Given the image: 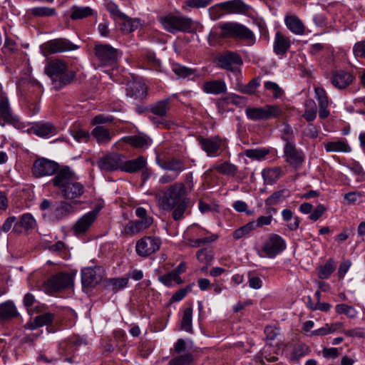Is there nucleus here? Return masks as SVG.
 <instances>
[{"mask_svg": "<svg viewBox=\"0 0 365 365\" xmlns=\"http://www.w3.org/2000/svg\"><path fill=\"white\" fill-rule=\"evenodd\" d=\"M187 191L182 182H175L156 195L160 207L165 211L173 210V217L178 221L183 217L188 204Z\"/></svg>", "mask_w": 365, "mask_h": 365, "instance_id": "obj_1", "label": "nucleus"}, {"mask_svg": "<svg viewBox=\"0 0 365 365\" xmlns=\"http://www.w3.org/2000/svg\"><path fill=\"white\" fill-rule=\"evenodd\" d=\"M52 183L59 189L62 196L68 200H76L85 192L84 185L77 181L75 173L68 167L58 170L52 179ZM75 204H77L76 201Z\"/></svg>", "mask_w": 365, "mask_h": 365, "instance_id": "obj_2", "label": "nucleus"}, {"mask_svg": "<svg viewBox=\"0 0 365 365\" xmlns=\"http://www.w3.org/2000/svg\"><path fill=\"white\" fill-rule=\"evenodd\" d=\"M215 29H219L220 31H212L210 34V41L232 38L244 41L249 45H252L255 42L254 33L247 27L238 22H222L216 26Z\"/></svg>", "mask_w": 365, "mask_h": 365, "instance_id": "obj_3", "label": "nucleus"}, {"mask_svg": "<svg viewBox=\"0 0 365 365\" xmlns=\"http://www.w3.org/2000/svg\"><path fill=\"white\" fill-rule=\"evenodd\" d=\"M45 73L51 78L56 90L70 84L75 78L76 73L69 70L66 63L60 58L50 59L46 62Z\"/></svg>", "mask_w": 365, "mask_h": 365, "instance_id": "obj_4", "label": "nucleus"}, {"mask_svg": "<svg viewBox=\"0 0 365 365\" xmlns=\"http://www.w3.org/2000/svg\"><path fill=\"white\" fill-rule=\"evenodd\" d=\"M40 209L46 211L44 216L50 220H60L75 212V207L66 201L52 202L44 199L40 204Z\"/></svg>", "mask_w": 365, "mask_h": 365, "instance_id": "obj_5", "label": "nucleus"}, {"mask_svg": "<svg viewBox=\"0 0 365 365\" xmlns=\"http://www.w3.org/2000/svg\"><path fill=\"white\" fill-rule=\"evenodd\" d=\"M248 119L253 121L277 118L283 115V110L278 105H265L263 107H248L245 110Z\"/></svg>", "mask_w": 365, "mask_h": 365, "instance_id": "obj_6", "label": "nucleus"}, {"mask_svg": "<svg viewBox=\"0 0 365 365\" xmlns=\"http://www.w3.org/2000/svg\"><path fill=\"white\" fill-rule=\"evenodd\" d=\"M160 22L163 28L168 32H190L192 26V20L184 16L168 14L160 18Z\"/></svg>", "mask_w": 365, "mask_h": 365, "instance_id": "obj_7", "label": "nucleus"}, {"mask_svg": "<svg viewBox=\"0 0 365 365\" xmlns=\"http://www.w3.org/2000/svg\"><path fill=\"white\" fill-rule=\"evenodd\" d=\"M197 140L201 149L210 158L220 156L228 148L227 139L219 135L209 138L200 136Z\"/></svg>", "mask_w": 365, "mask_h": 365, "instance_id": "obj_8", "label": "nucleus"}, {"mask_svg": "<svg viewBox=\"0 0 365 365\" xmlns=\"http://www.w3.org/2000/svg\"><path fill=\"white\" fill-rule=\"evenodd\" d=\"M95 56L101 66L115 65L121 53L107 43H96L93 48Z\"/></svg>", "mask_w": 365, "mask_h": 365, "instance_id": "obj_9", "label": "nucleus"}, {"mask_svg": "<svg viewBox=\"0 0 365 365\" xmlns=\"http://www.w3.org/2000/svg\"><path fill=\"white\" fill-rule=\"evenodd\" d=\"M73 286V274L64 272L56 274L44 282V288L51 294L71 288Z\"/></svg>", "mask_w": 365, "mask_h": 365, "instance_id": "obj_10", "label": "nucleus"}, {"mask_svg": "<svg viewBox=\"0 0 365 365\" xmlns=\"http://www.w3.org/2000/svg\"><path fill=\"white\" fill-rule=\"evenodd\" d=\"M161 240L154 236H145L138 240L135 245V251L138 256L147 257L156 252L160 247Z\"/></svg>", "mask_w": 365, "mask_h": 365, "instance_id": "obj_11", "label": "nucleus"}, {"mask_svg": "<svg viewBox=\"0 0 365 365\" xmlns=\"http://www.w3.org/2000/svg\"><path fill=\"white\" fill-rule=\"evenodd\" d=\"M58 163L53 160L41 158L34 162L32 174L36 178H43L53 175L55 173L56 174L58 172Z\"/></svg>", "mask_w": 365, "mask_h": 365, "instance_id": "obj_12", "label": "nucleus"}, {"mask_svg": "<svg viewBox=\"0 0 365 365\" xmlns=\"http://www.w3.org/2000/svg\"><path fill=\"white\" fill-rule=\"evenodd\" d=\"M286 248L284 240L277 234H271L262 245L265 257L274 258Z\"/></svg>", "mask_w": 365, "mask_h": 365, "instance_id": "obj_13", "label": "nucleus"}, {"mask_svg": "<svg viewBox=\"0 0 365 365\" xmlns=\"http://www.w3.org/2000/svg\"><path fill=\"white\" fill-rule=\"evenodd\" d=\"M78 47L66 38H56L43 44V50L48 54L73 51Z\"/></svg>", "mask_w": 365, "mask_h": 365, "instance_id": "obj_14", "label": "nucleus"}, {"mask_svg": "<svg viewBox=\"0 0 365 365\" xmlns=\"http://www.w3.org/2000/svg\"><path fill=\"white\" fill-rule=\"evenodd\" d=\"M217 61L219 67L230 71H235L236 66L242 64L241 56L237 53L230 51L220 54Z\"/></svg>", "mask_w": 365, "mask_h": 365, "instance_id": "obj_15", "label": "nucleus"}, {"mask_svg": "<svg viewBox=\"0 0 365 365\" xmlns=\"http://www.w3.org/2000/svg\"><path fill=\"white\" fill-rule=\"evenodd\" d=\"M284 157L285 161L294 168H300L305 159L303 151L297 148L296 143L284 145Z\"/></svg>", "mask_w": 365, "mask_h": 365, "instance_id": "obj_16", "label": "nucleus"}, {"mask_svg": "<svg viewBox=\"0 0 365 365\" xmlns=\"http://www.w3.org/2000/svg\"><path fill=\"white\" fill-rule=\"evenodd\" d=\"M123 158H124V155L113 153L101 158L98 162V165L105 171H113L118 169L122 170Z\"/></svg>", "mask_w": 365, "mask_h": 365, "instance_id": "obj_17", "label": "nucleus"}, {"mask_svg": "<svg viewBox=\"0 0 365 365\" xmlns=\"http://www.w3.org/2000/svg\"><path fill=\"white\" fill-rule=\"evenodd\" d=\"M354 79L355 77L350 72L339 70L332 73L330 82L336 88L342 90L350 86Z\"/></svg>", "mask_w": 365, "mask_h": 365, "instance_id": "obj_18", "label": "nucleus"}, {"mask_svg": "<svg viewBox=\"0 0 365 365\" xmlns=\"http://www.w3.org/2000/svg\"><path fill=\"white\" fill-rule=\"evenodd\" d=\"M148 87L140 81L134 80L129 81L126 86L127 96L136 100H143L147 96Z\"/></svg>", "mask_w": 365, "mask_h": 365, "instance_id": "obj_19", "label": "nucleus"}, {"mask_svg": "<svg viewBox=\"0 0 365 365\" xmlns=\"http://www.w3.org/2000/svg\"><path fill=\"white\" fill-rule=\"evenodd\" d=\"M98 210H92L83 215L73 225V230L76 234L86 232L96 219Z\"/></svg>", "mask_w": 365, "mask_h": 365, "instance_id": "obj_20", "label": "nucleus"}, {"mask_svg": "<svg viewBox=\"0 0 365 365\" xmlns=\"http://www.w3.org/2000/svg\"><path fill=\"white\" fill-rule=\"evenodd\" d=\"M31 130L41 138H47L57 133V128L49 122L35 123L31 127Z\"/></svg>", "mask_w": 365, "mask_h": 365, "instance_id": "obj_21", "label": "nucleus"}, {"mask_svg": "<svg viewBox=\"0 0 365 365\" xmlns=\"http://www.w3.org/2000/svg\"><path fill=\"white\" fill-rule=\"evenodd\" d=\"M291 46V40L280 31H277L274 36L273 49L279 56H284Z\"/></svg>", "mask_w": 365, "mask_h": 365, "instance_id": "obj_22", "label": "nucleus"}, {"mask_svg": "<svg viewBox=\"0 0 365 365\" xmlns=\"http://www.w3.org/2000/svg\"><path fill=\"white\" fill-rule=\"evenodd\" d=\"M0 118L4 120V123H1V126H4L5 123H11L15 120L9 99L4 93H0Z\"/></svg>", "mask_w": 365, "mask_h": 365, "instance_id": "obj_23", "label": "nucleus"}, {"mask_svg": "<svg viewBox=\"0 0 365 365\" xmlns=\"http://www.w3.org/2000/svg\"><path fill=\"white\" fill-rule=\"evenodd\" d=\"M147 165V160L143 156H139L135 159L125 160V158H123L122 171L126 173H135L143 168Z\"/></svg>", "mask_w": 365, "mask_h": 365, "instance_id": "obj_24", "label": "nucleus"}, {"mask_svg": "<svg viewBox=\"0 0 365 365\" xmlns=\"http://www.w3.org/2000/svg\"><path fill=\"white\" fill-rule=\"evenodd\" d=\"M101 280V277L97 275L93 268L86 267L82 269L81 281L83 287H93L98 284Z\"/></svg>", "mask_w": 365, "mask_h": 365, "instance_id": "obj_25", "label": "nucleus"}, {"mask_svg": "<svg viewBox=\"0 0 365 365\" xmlns=\"http://www.w3.org/2000/svg\"><path fill=\"white\" fill-rule=\"evenodd\" d=\"M202 91L209 94L220 95L227 91V86L222 80H213L203 83Z\"/></svg>", "mask_w": 365, "mask_h": 365, "instance_id": "obj_26", "label": "nucleus"}, {"mask_svg": "<svg viewBox=\"0 0 365 365\" xmlns=\"http://www.w3.org/2000/svg\"><path fill=\"white\" fill-rule=\"evenodd\" d=\"M225 4L228 14H247L251 9V6L242 0L227 1Z\"/></svg>", "mask_w": 365, "mask_h": 365, "instance_id": "obj_27", "label": "nucleus"}, {"mask_svg": "<svg viewBox=\"0 0 365 365\" xmlns=\"http://www.w3.org/2000/svg\"><path fill=\"white\" fill-rule=\"evenodd\" d=\"M284 24L287 29L296 35H303L305 26L301 19L295 15H287L284 18Z\"/></svg>", "mask_w": 365, "mask_h": 365, "instance_id": "obj_28", "label": "nucleus"}, {"mask_svg": "<svg viewBox=\"0 0 365 365\" xmlns=\"http://www.w3.org/2000/svg\"><path fill=\"white\" fill-rule=\"evenodd\" d=\"M91 134L93 138H96L98 143L101 145L108 143L113 135V133L110 129L103 125H97L95 127Z\"/></svg>", "mask_w": 365, "mask_h": 365, "instance_id": "obj_29", "label": "nucleus"}, {"mask_svg": "<svg viewBox=\"0 0 365 365\" xmlns=\"http://www.w3.org/2000/svg\"><path fill=\"white\" fill-rule=\"evenodd\" d=\"M325 150L327 153L341 152L349 153L351 150V147L344 140H338L336 141H328L324 143Z\"/></svg>", "mask_w": 365, "mask_h": 365, "instance_id": "obj_30", "label": "nucleus"}, {"mask_svg": "<svg viewBox=\"0 0 365 365\" xmlns=\"http://www.w3.org/2000/svg\"><path fill=\"white\" fill-rule=\"evenodd\" d=\"M53 315L47 312L36 316L33 321H30L26 324V327L31 330H34L38 327L48 325L52 323Z\"/></svg>", "mask_w": 365, "mask_h": 365, "instance_id": "obj_31", "label": "nucleus"}, {"mask_svg": "<svg viewBox=\"0 0 365 365\" xmlns=\"http://www.w3.org/2000/svg\"><path fill=\"white\" fill-rule=\"evenodd\" d=\"M93 15V10L90 6L73 5L70 9V18L72 20H80Z\"/></svg>", "mask_w": 365, "mask_h": 365, "instance_id": "obj_32", "label": "nucleus"}, {"mask_svg": "<svg viewBox=\"0 0 365 365\" xmlns=\"http://www.w3.org/2000/svg\"><path fill=\"white\" fill-rule=\"evenodd\" d=\"M135 213L139 220H136L143 231L148 229L153 223V217L148 215L147 210L142 207H138Z\"/></svg>", "mask_w": 365, "mask_h": 365, "instance_id": "obj_33", "label": "nucleus"}, {"mask_svg": "<svg viewBox=\"0 0 365 365\" xmlns=\"http://www.w3.org/2000/svg\"><path fill=\"white\" fill-rule=\"evenodd\" d=\"M290 195L291 192L288 189L284 188L275 191L265 200V205L269 207L277 205Z\"/></svg>", "mask_w": 365, "mask_h": 365, "instance_id": "obj_34", "label": "nucleus"}, {"mask_svg": "<svg viewBox=\"0 0 365 365\" xmlns=\"http://www.w3.org/2000/svg\"><path fill=\"white\" fill-rule=\"evenodd\" d=\"M262 175L266 183L272 185L283 175V171L280 167H274L264 169Z\"/></svg>", "mask_w": 365, "mask_h": 365, "instance_id": "obj_35", "label": "nucleus"}, {"mask_svg": "<svg viewBox=\"0 0 365 365\" xmlns=\"http://www.w3.org/2000/svg\"><path fill=\"white\" fill-rule=\"evenodd\" d=\"M104 284L107 289L114 292H117L120 289L127 287L128 284V277L108 278L104 281Z\"/></svg>", "mask_w": 365, "mask_h": 365, "instance_id": "obj_36", "label": "nucleus"}, {"mask_svg": "<svg viewBox=\"0 0 365 365\" xmlns=\"http://www.w3.org/2000/svg\"><path fill=\"white\" fill-rule=\"evenodd\" d=\"M170 109V99L166 98L156 102L150 106V112L159 117H166Z\"/></svg>", "mask_w": 365, "mask_h": 365, "instance_id": "obj_37", "label": "nucleus"}, {"mask_svg": "<svg viewBox=\"0 0 365 365\" xmlns=\"http://www.w3.org/2000/svg\"><path fill=\"white\" fill-rule=\"evenodd\" d=\"M18 314L14 304L11 302H6L0 304V320H7L16 317Z\"/></svg>", "mask_w": 365, "mask_h": 365, "instance_id": "obj_38", "label": "nucleus"}, {"mask_svg": "<svg viewBox=\"0 0 365 365\" xmlns=\"http://www.w3.org/2000/svg\"><path fill=\"white\" fill-rule=\"evenodd\" d=\"M123 140L135 148H147L150 145V139L142 135L126 136Z\"/></svg>", "mask_w": 365, "mask_h": 365, "instance_id": "obj_39", "label": "nucleus"}, {"mask_svg": "<svg viewBox=\"0 0 365 365\" xmlns=\"http://www.w3.org/2000/svg\"><path fill=\"white\" fill-rule=\"evenodd\" d=\"M162 168L166 170L173 171L178 175L185 169L184 162L177 158L165 160L162 165Z\"/></svg>", "mask_w": 365, "mask_h": 365, "instance_id": "obj_40", "label": "nucleus"}, {"mask_svg": "<svg viewBox=\"0 0 365 365\" xmlns=\"http://www.w3.org/2000/svg\"><path fill=\"white\" fill-rule=\"evenodd\" d=\"M158 280L166 287H172L175 282L176 284H182L184 281L172 270L158 277Z\"/></svg>", "mask_w": 365, "mask_h": 365, "instance_id": "obj_41", "label": "nucleus"}, {"mask_svg": "<svg viewBox=\"0 0 365 365\" xmlns=\"http://www.w3.org/2000/svg\"><path fill=\"white\" fill-rule=\"evenodd\" d=\"M173 72L179 78H190V76H195L196 70L182 66L180 63H173L172 65Z\"/></svg>", "mask_w": 365, "mask_h": 365, "instance_id": "obj_42", "label": "nucleus"}, {"mask_svg": "<svg viewBox=\"0 0 365 365\" xmlns=\"http://www.w3.org/2000/svg\"><path fill=\"white\" fill-rule=\"evenodd\" d=\"M29 14L34 17H50L56 14V10L53 7L37 6L29 9Z\"/></svg>", "mask_w": 365, "mask_h": 365, "instance_id": "obj_43", "label": "nucleus"}, {"mask_svg": "<svg viewBox=\"0 0 365 365\" xmlns=\"http://www.w3.org/2000/svg\"><path fill=\"white\" fill-rule=\"evenodd\" d=\"M143 231L139 226L137 220H130L129 221L121 230V235L123 237H133L137 235Z\"/></svg>", "mask_w": 365, "mask_h": 365, "instance_id": "obj_44", "label": "nucleus"}, {"mask_svg": "<svg viewBox=\"0 0 365 365\" xmlns=\"http://www.w3.org/2000/svg\"><path fill=\"white\" fill-rule=\"evenodd\" d=\"M192 312L193 309L191 306L185 308L181 319V329L189 333H192Z\"/></svg>", "mask_w": 365, "mask_h": 365, "instance_id": "obj_45", "label": "nucleus"}, {"mask_svg": "<svg viewBox=\"0 0 365 365\" xmlns=\"http://www.w3.org/2000/svg\"><path fill=\"white\" fill-rule=\"evenodd\" d=\"M196 257L200 263L206 266L205 269H207L213 259V251L207 247L200 249L197 252Z\"/></svg>", "mask_w": 365, "mask_h": 365, "instance_id": "obj_46", "label": "nucleus"}, {"mask_svg": "<svg viewBox=\"0 0 365 365\" xmlns=\"http://www.w3.org/2000/svg\"><path fill=\"white\" fill-rule=\"evenodd\" d=\"M215 169L224 175L235 177L237 173V167L229 162H224L215 166Z\"/></svg>", "mask_w": 365, "mask_h": 365, "instance_id": "obj_47", "label": "nucleus"}, {"mask_svg": "<svg viewBox=\"0 0 365 365\" xmlns=\"http://www.w3.org/2000/svg\"><path fill=\"white\" fill-rule=\"evenodd\" d=\"M270 153V150L266 148H259L255 149H248L245 150V155L252 159L262 160L265 156Z\"/></svg>", "mask_w": 365, "mask_h": 365, "instance_id": "obj_48", "label": "nucleus"}, {"mask_svg": "<svg viewBox=\"0 0 365 365\" xmlns=\"http://www.w3.org/2000/svg\"><path fill=\"white\" fill-rule=\"evenodd\" d=\"M317 108L312 99H309L305 103V111L303 117L308 121H313L317 117Z\"/></svg>", "mask_w": 365, "mask_h": 365, "instance_id": "obj_49", "label": "nucleus"}, {"mask_svg": "<svg viewBox=\"0 0 365 365\" xmlns=\"http://www.w3.org/2000/svg\"><path fill=\"white\" fill-rule=\"evenodd\" d=\"M336 266L332 259H329L326 263L320 266L318 271V276L320 279H328L335 270Z\"/></svg>", "mask_w": 365, "mask_h": 365, "instance_id": "obj_50", "label": "nucleus"}, {"mask_svg": "<svg viewBox=\"0 0 365 365\" xmlns=\"http://www.w3.org/2000/svg\"><path fill=\"white\" fill-rule=\"evenodd\" d=\"M309 352V347L302 344L296 345L290 355V359L292 361H298L300 358L307 355Z\"/></svg>", "mask_w": 365, "mask_h": 365, "instance_id": "obj_51", "label": "nucleus"}, {"mask_svg": "<svg viewBox=\"0 0 365 365\" xmlns=\"http://www.w3.org/2000/svg\"><path fill=\"white\" fill-rule=\"evenodd\" d=\"M281 139L285 142L284 145H292L295 143V137L292 127L285 125L282 130Z\"/></svg>", "mask_w": 365, "mask_h": 365, "instance_id": "obj_52", "label": "nucleus"}, {"mask_svg": "<svg viewBox=\"0 0 365 365\" xmlns=\"http://www.w3.org/2000/svg\"><path fill=\"white\" fill-rule=\"evenodd\" d=\"M264 88L265 90L270 91L272 93V97L275 99L281 98L284 94V91L279 86L272 81L264 82Z\"/></svg>", "mask_w": 365, "mask_h": 365, "instance_id": "obj_53", "label": "nucleus"}, {"mask_svg": "<svg viewBox=\"0 0 365 365\" xmlns=\"http://www.w3.org/2000/svg\"><path fill=\"white\" fill-rule=\"evenodd\" d=\"M224 12H226L225 1L216 4L209 9V14L211 19L213 20L220 19L223 15Z\"/></svg>", "mask_w": 365, "mask_h": 365, "instance_id": "obj_54", "label": "nucleus"}, {"mask_svg": "<svg viewBox=\"0 0 365 365\" xmlns=\"http://www.w3.org/2000/svg\"><path fill=\"white\" fill-rule=\"evenodd\" d=\"M19 225L25 230H29L34 229L36 227V222L31 214L26 213L21 216Z\"/></svg>", "mask_w": 365, "mask_h": 365, "instance_id": "obj_55", "label": "nucleus"}, {"mask_svg": "<svg viewBox=\"0 0 365 365\" xmlns=\"http://www.w3.org/2000/svg\"><path fill=\"white\" fill-rule=\"evenodd\" d=\"M120 19L123 21L120 24V29L124 33H131L138 27V22L127 16L125 19Z\"/></svg>", "mask_w": 365, "mask_h": 365, "instance_id": "obj_56", "label": "nucleus"}, {"mask_svg": "<svg viewBox=\"0 0 365 365\" xmlns=\"http://www.w3.org/2000/svg\"><path fill=\"white\" fill-rule=\"evenodd\" d=\"M193 361V356L187 353L172 359L168 365H190Z\"/></svg>", "mask_w": 365, "mask_h": 365, "instance_id": "obj_57", "label": "nucleus"}, {"mask_svg": "<svg viewBox=\"0 0 365 365\" xmlns=\"http://www.w3.org/2000/svg\"><path fill=\"white\" fill-rule=\"evenodd\" d=\"M336 312L339 314H345L349 318H354L356 316V311L352 307L345 304H337L335 307Z\"/></svg>", "mask_w": 365, "mask_h": 365, "instance_id": "obj_58", "label": "nucleus"}, {"mask_svg": "<svg viewBox=\"0 0 365 365\" xmlns=\"http://www.w3.org/2000/svg\"><path fill=\"white\" fill-rule=\"evenodd\" d=\"M71 135L78 143H87L90 139L88 131L83 129L73 128L71 130Z\"/></svg>", "mask_w": 365, "mask_h": 365, "instance_id": "obj_59", "label": "nucleus"}, {"mask_svg": "<svg viewBox=\"0 0 365 365\" xmlns=\"http://www.w3.org/2000/svg\"><path fill=\"white\" fill-rule=\"evenodd\" d=\"M252 230H254V228L252 227L251 222H249L233 232V238L236 240H240L242 237L248 235Z\"/></svg>", "mask_w": 365, "mask_h": 365, "instance_id": "obj_60", "label": "nucleus"}, {"mask_svg": "<svg viewBox=\"0 0 365 365\" xmlns=\"http://www.w3.org/2000/svg\"><path fill=\"white\" fill-rule=\"evenodd\" d=\"M316 98L319 106L329 105V98L326 91L322 87H316L314 88Z\"/></svg>", "mask_w": 365, "mask_h": 365, "instance_id": "obj_61", "label": "nucleus"}, {"mask_svg": "<svg viewBox=\"0 0 365 365\" xmlns=\"http://www.w3.org/2000/svg\"><path fill=\"white\" fill-rule=\"evenodd\" d=\"M193 284H188L185 287L176 291L171 297V302H179L182 300L189 292L192 291Z\"/></svg>", "mask_w": 365, "mask_h": 365, "instance_id": "obj_62", "label": "nucleus"}, {"mask_svg": "<svg viewBox=\"0 0 365 365\" xmlns=\"http://www.w3.org/2000/svg\"><path fill=\"white\" fill-rule=\"evenodd\" d=\"M217 238V237L216 235H212L208 237H204L196 240H190L189 245L193 247H199L202 245L214 242Z\"/></svg>", "mask_w": 365, "mask_h": 365, "instance_id": "obj_63", "label": "nucleus"}, {"mask_svg": "<svg viewBox=\"0 0 365 365\" xmlns=\"http://www.w3.org/2000/svg\"><path fill=\"white\" fill-rule=\"evenodd\" d=\"M259 86V81L258 78H253L247 85L244 86L240 92L245 94H254L257 87Z\"/></svg>", "mask_w": 365, "mask_h": 365, "instance_id": "obj_64", "label": "nucleus"}]
</instances>
